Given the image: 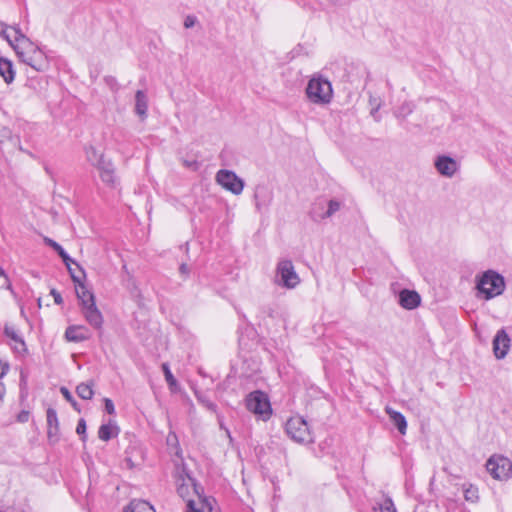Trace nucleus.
Segmentation results:
<instances>
[{"instance_id": "f257e3e1", "label": "nucleus", "mask_w": 512, "mask_h": 512, "mask_svg": "<svg viewBox=\"0 0 512 512\" xmlns=\"http://www.w3.org/2000/svg\"><path fill=\"white\" fill-rule=\"evenodd\" d=\"M0 34L14 48L20 60L34 70L41 72L49 67V61L45 53L27 38L19 28L11 27L13 35L7 32V27L0 23Z\"/></svg>"}, {"instance_id": "f03ea898", "label": "nucleus", "mask_w": 512, "mask_h": 512, "mask_svg": "<svg viewBox=\"0 0 512 512\" xmlns=\"http://www.w3.org/2000/svg\"><path fill=\"white\" fill-rule=\"evenodd\" d=\"M177 492L186 501V512H211L210 500L201 494L200 487L192 477L187 476V479H183L178 485Z\"/></svg>"}, {"instance_id": "7ed1b4c3", "label": "nucleus", "mask_w": 512, "mask_h": 512, "mask_svg": "<svg viewBox=\"0 0 512 512\" xmlns=\"http://www.w3.org/2000/svg\"><path fill=\"white\" fill-rule=\"evenodd\" d=\"M477 297L490 300L503 294L506 288L504 277L495 270H486L476 275Z\"/></svg>"}, {"instance_id": "20e7f679", "label": "nucleus", "mask_w": 512, "mask_h": 512, "mask_svg": "<svg viewBox=\"0 0 512 512\" xmlns=\"http://www.w3.org/2000/svg\"><path fill=\"white\" fill-rule=\"evenodd\" d=\"M75 292L80 302L81 313L86 322L96 330L103 326V315L96 306L94 294L83 284H76Z\"/></svg>"}, {"instance_id": "39448f33", "label": "nucleus", "mask_w": 512, "mask_h": 512, "mask_svg": "<svg viewBox=\"0 0 512 512\" xmlns=\"http://www.w3.org/2000/svg\"><path fill=\"white\" fill-rule=\"evenodd\" d=\"M305 92L308 100L317 105L329 104L333 98V89L330 81L319 74L311 77Z\"/></svg>"}, {"instance_id": "423d86ee", "label": "nucleus", "mask_w": 512, "mask_h": 512, "mask_svg": "<svg viewBox=\"0 0 512 512\" xmlns=\"http://www.w3.org/2000/svg\"><path fill=\"white\" fill-rule=\"evenodd\" d=\"M245 405L248 411L263 421H267L272 415L269 397L260 390L248 394L245 399Z\"/></svg>"}, {"instance_id": "0eeeda50", "label": "nucleus", "mask_w": 512, "mask_h": 512, "mask_svg": "<svg viewBox=\"0 0 512 512\" xmlns=\"http://www.w3.org/2000/svg\"><path fill=\"white\" fill-rule=\"evenodd\" d=\"M286 433L295 442L301 444L312 443V435L307 422L301 416H294L286 422Z\"/></svg>"}, {"instance_id": "6e6552de", "label": "nucleus", "mask_w": 512, "mask_h": 512, "mask_svg": "<svg viewBox=\"0 0 512 512\" xmlns=\"http://www.w3.org/2000/svg\"><path fill=\"white\" fill-rule=\"evenodd\" d=\"M276 273L277 283L285 288H295L300 282L293 263L290 260H281L277 265Z\"/></svg>"}, {"instance_id": "1a4fd4ad", "label": "nucleus", "mask_w": 512, "mask_h": 512, "mask_svg": "<svg viewBox=\"0 0 512 512\" xmlns=\"http://www.w3.org/2000/svg\"><path fill=\"white\" fill-rule=\"evenodd\" d=\"M216 182L234 195H239L244 189V181L231 170L221 169L216 174Z\"/></svg>"}, {"instance_id": "9d476101", "label": "nucleus", "mask_w": 512, "mask_h": 512, "mask_svg": "<svg viewBox=\"0 0 512 512\" xmlns=\"http://www.w3.org/2000/svg\"><path fill=\"white\" fill-rule=\"evenodd\" d=\"M486 468L493 478L504 480L512 473V462L503 456L491 457L486 463Z\"/></svg>"}, {"instance_id": "9b49d317", "label": "nucleus", "mask_w": 512, "mask_h": 512, "mask_svg": "<svg viewBox=\"0 0 512 512\" xmlns=\"http://www.w3.org/2000/svg\"><path fill=\"white\" fill-rule=\"evenodd\" d=\"M437 172L447 178H452L459 169L455 159L447 155H439L434 161Z\"/></svg>"}, {"instance_id": "f8f14e48", "label": "nucleus", "mask_w": 512, "mask_h": 512, "mask_svg": "<svg viewBox=\"0 0 512 512\" xmlns=\"http://www.w3.org/2000/svg\"><path fill=\"white\" fill-rule=\"evenodd\" d=\"M510 342V337L504 329L497 331L493 339V352L497 359L505 358L510 348Z\"/></svg>"}, {"instance_id": "ddd939ff", "label": "nucleus", "mask_w": 512, "mask_h": 512, "mask_svg": "<svg viewBox=\"0 0 512 512\" xmlns=\"http://www.w3.org/2000/svg\"><path fill=\"white\" fill-rule=\"evenodd\" d=\"M97 169L102 182L110 188H116L118 185V178L115 174L113 163L110 160L102 161L99 163Z\"/></svg>"}, {"instance_id": "4468645a", "label": "nucleus", "mask_w": 512, "mask_h": 512, "mask_svg": "<svg viewBox=\"0 0 512 512\" xmlns=\"http://www.w3.org/2000/svg\"><path fill=\"white\" fill-rule=\"evenodd\" d=\"M254 200L256 209L259 212H261L263 209H267L272 201L271 190L264 185H258L255 188Z\"/></svg>"}, {"instance_id": "2eb2a0df", "label": "nucleus", "mask_w": 512, "mask_h": 512, "mask_svg": "<svg viewBox=\"0 0 512 512\" xmlns=\"http://www.w3.org/2000/svg\"><path fill=\"white\" fill-rule=\"evenodd\" d=\"M65 338L69 342L79 343L88 340L90 333L83 325H71L66 328Z\"/></svg>"}, {"instance_id": "dca6fc26", "label": "nucleus", "mask_w": 512, "mask_h": 512, "mask_svg": "<svg viewBox=\"0 0 512 512\" xmlns=\"http://www.w3.org/2000/svg\"><path fill=\"white\" fill-rule=\"evenodd\" d=\"M4 335L14 343L13 349L16 352L24 353L27 351L25 341L14 325L5 324Z\"/></svg>"}, {"instance_id": "f3484780", "label": "nucleus", "mask_w": 512, "mask_h": 512, "mask_svg": "<svg viewBox=\"0 0 512 512\" xmlns=\"http://www.w3.org/2000/svg\"><path fill=\"white\" fill-rule=\"evenodd\" d=\"M420 295L414 290L403 289L399 293V304L407 310H412L420 305Z\"/></svg>"}, {"instance_id": "a211bd4d", "label": "nucleus", "mask_w": 512, "mask_h": 512, "mask_svg": "<svg viewBox=\"0 0 512 512\" xmlns=\"http://www.w3.org/2000/svg\"><path fill=\"white\" fill-rule=\"evenodd\" d=\"M148 110V98L144 91L138 90L135 94V112L141 118L145 119Z\"/></svg>"}, {"instance_id": "6ab92c4d", "label": "nucleus", "mask_w": 512, "mask_h": 512, "mask_svg": "<svg viewBox=\"0 0 512 512\" xmlns=\"http://www.w3.org/2000/svg\"><path fill=\"white\" fill-rule=\"evenodd\" d=\"M0 76L7 84L12 83L15 78L13 63L4 57L0 58Z\"/></svg>"}, {"instance_id": "aec40b11", "label": "nucleus", "mask_w": 512, "mask_h": 512, "mask_svg": "<svg viewBox=\"0 0 512 512\" xmlns=\"http://www.w3.org/2000/svg\"><path fill=\"white\" fill-rule=\"evenodd\" d=\"M119 433L118 427L109 422L107 424H102L98 430V437L102 441H109L110 439L116 437Z\"/></svg>"}, {"instance_id": "412c9836", "label": "nucleus", "mask_w": 512, "mask_h": 512, "mask_svg": "<svg viewBox=\"0 0 512 512\" xmlns=\"http://www.w3.org/2000/svg\"><path fill=\"white\" fill-rule=\"evenodd\" d=\"M387 413L390 416V419L392 420L393 424L397 427L398 431L404 435L406 433L407 429V421L404 417V415L400 412L394 411L392 409H387Z\"/></svg>"}, {"instance_id": "4be33fe9", "label": "nucleus", "mask_w": 512, "mask_h": 512, "mask_svg": "<svg viewBox=\"0 0 512 512\" xmlns=\"http://www.w3.org/2000/svg\"><path fill=\"white\" fill-rule=\"evenodd\" d=\"M124 512H155V510L147 501L133 500L125 508Z\"/></svg>"}, {"instance_id": "5701e85b", "label": "nucleus", "mask_w": 512, "mask_h": 512, "mask_svg": "<svg viewBox=\"0 0 512 512\" xmlns=\"http://www.w3.org/2000/svg\"><path fill=\"white\" fill-rule=\"evenodd\" d=\"M77 395L83 400H90L94 395L93 382H82L76 387Z\"/></svg>"}, {"instance_id": "b1692460", "label": "nucleus", "mask_w": 512, "mask_h": 512, "mask_svg": "<svg viewBox=\"0 0 512 512\" xmlns=\"http://www.w3.org/2000/svg\"><path fill=\"white\" fill-rule=\"evenodd\" d=\"M67 269H68L74 283H76V284L81 283L82 280L85 278L84 270L75 261H74V263H69V267H67Z\"/></svg>"}, {"instance_id": "393cba45", "label": "nucleus", "mask_w": 512, "mask_h": 512, "mask_svg": "<svg viewBox=\"0 0 512 512\" xmlns=\"http://www.w3.org/2000/svg\"><path fill=\"white\" fill-rule=\"evenodd\" d=\"M87 160L96 168L99 166V163L102 161H107L104 159L102 154H99L98 151L93 147L89 146L85 149Z\"/></svg>"}, {"instance_id": "a878e982", "label": "nucleus", "mask_w": 512, "mask_h": 512, "mask_svg": "<svg viewBox=\"0 0 512 512\" xmlns=\"http://www.w3.org/2000/svg\"><path fill=\"white\" fill-rule=\"evenodd\" d=\"M415 109V105L411 101H405L395 111L394 115L397 118L405 119Z\"/></svg>"}, {"instance_id": "bb28decb", "label": "nucleus", "mask_w": 512, "mask_h": 512, "mask_svg": "<svg viewBox=\"0 0 512 512\" xmlns=\"http://www.w3.org/2000/svg\"><path fill=\"white\" fill-rule=\"evenodd\" d=\"M369 104L372 107L371 108V115L374 117L376 121H380V117L377 116V112L382 107V100L379 97H375L370 95L369 97Z\"/></svg>"}, {"instance_id": "cd10ccee", "label": "nucleus", "mask_w": 512, "mask_h": 512, "mask_svg": "<svg viewBox=\"0 0 512 512\" xmlns=\"http://www.w3.org/2000/svg\"><path fill=\"white\" fill-rule=\"evenodd\" d=\"M373 509H379L380 512H397L392 499L388 496H385L384 500L378 504V507H374Z\"/></svg>"}, {"instance_id": "c85d7f7f", "label": "nucleus", "mask_w": 512, "mask_h": 512, "mask_svg": "<svg viewBox=\"0 0 512 512\" xmlns=\"http://www.w3.org/2000/svg\"><path fill=\"white\" fill-rule=\"evenodd\" d=\"M464 497L467 501L475 502L478 500V489L473 486L469 485L464 489Z\"/></svg>"}, {"instance_id": "c756f323", "label": "nucleus", "mask_w": 512, "mask_h": 512, "mask_svg": "<svg viewBox=\"0 0 512 512\" xmlns=\"http://www.w3.org/2000/svg\"><path fill=\"white\" fill-rule=\"evenodd\" d=\"M46 418L48 427L59 426L57 413L53 408H48Z\"/></svg>"}, {"instance_id": "7c9ffc66", "label": "nucleus", "mask_w": 512, "mask_h": 512, "mask_svg": "<svg viewBox=\"0 0 512 512\" xmlns=\"http://www.w3.org/2000/svg\"><path fill=\"white\" fill-rule=\"evenodd\" d=\"M60 392L61 394L63 395V397L71 403V405L73 406V408L75 410H77L78 412L80 411L79 407H78V403L77 401L74 399V397L72 396V394L70 393V391L66 388V387H61L60 388Z\"/></svg>"}, {"instance_id": "2f4dec72", "label": "nucleus", "mask_w": 512, "mask_h": 512, "mask_svg": "<svg viewBox=\"0 0 512 512\" xmlns=\"http://www.w3.org/2000/svg\"><path fill=\"white\" fill-rule=\"evenodd\" d=\"M54 251H56L57 254L61 257L66 267H69V263H74V260L66 253L60 244L54 249Z\"/></svg>"}, {"instance_id": "473e14b6", "label": "nucleus", "mask_w": 512, "mask_h": 512, "mask_svg": "<svg viewBox=\"0 0 512 512\" xmlns=\"http://www.w3.org/2000/svg\"><path fill=\"white\" fill-rule=\"evenodd\" d=\"M12 131L6 125L0 123V143L10 140Z\"/></svg>"}, {"instance_id": "72a5a7b5", "label": "nucleus", "mask_w": 512, "mask_h": 512, "mask_svg": "<svg viewBox=\"0 0 512 512\" xmlns=\"http://www.w3.org/2000/svg\"><path fill=\"white\" fill-rule=\"evenodd\" d=\"M340 209V202L336 200H330L328 203V209L323 217H331Z\"/></svg>"}, {"instance_id": "f704fd0d", "label": "nucleus", "mask_w": 512, "mask_h": 512, "mask_svg": "<svg viewBox=\"0 0 512 512\" xmlns=\"http://www.w3.org/2000/svg\"><path fill=\"white\" fill-rule=\"evenodd\" d=\"M162 367H163L165 379H166L167 383L169 384V386L170 387L175 386L176 385V379L174 378L173 374L171 373L168 365L167 364H163Z\"/></svg>"}, {"instance_id": "c9c22d12", "label": "nucleus", "mask_w": 512, "mask_h": 512, "mask_svg": "<svg viewBox=\"0 0 512 512\" xmlns=\"http://www.w3.org/2000/svg\"><path fill=\"white\" fill-rule=\"evenodd\" d=\"M76 432H77V434H78V435H80V436H81V440H82L83 442H85V441H86L87 436H86V422H85V420H84V419H82V418H81V419L78 421V424H77V427H76Z\"/></svg>"}, {"instance_id": "e433bc0d", "label": "nucleus", "mask_w": 512, "mask_h": 512, "mask_svg": "<svg viewBox=\"0 0 512 512\" xmlns=\"http://www.w3.org/2000/svg\"><path fill=\"white\" fill-rule=\"evenodd\" d=\"M59 426L48 427L47 436L50 441L56 442L58 440Z\"/></svg>"}, {"instance_id": "4c0bfd02", "label": "nucleus", "mask_w": 512, "mask_h": 512, "mask_svg": "<svg viewBox=\"0 0 512 512\" xmlns=\"http://www.w3.org/2000/svg\"><path fill=\"white\" fill-rule=\"evenodd\" d=\"M0 277H2L4 279V284L2 287L6 288L7 290H9L13 293V289H12V285L9 280V277L1 267H0Z\"/></svg>"}, {"instance_id": "58836bf2", "label": "nucleus", "mask_w": 512, "mask_h": 512, "mask_svg": "<svg viewBox=\"0 0 512 512\" xmlns=\"http://www.w3.org/2000/svg\"><path fill=\"white\" fill-rule=\"evenodd\" d=\"M197 17L194 16V15H187L185 17V20H184V27L189 29V28H192L193 26H195V24L197 23Z\"/></svg>"}, {"instance_id": "ea45409f", "label": "nucleus", "mask_w": 512, "mask_h": 512, "mask_svg": "<svg viewBox=\"0 0 512 512\" xmlns=\"http://www.w3.org/2000/svg\"><path fill=\"white\" fill-rule=\"evenodd\" d=\"M105 411L112 415L115 413V407L111 399L104 398Z\"/></svg>"}, {"instance_id": "a19ab883", "label": "nucleus", "mask_w": 512, "mask_h": 512, "mask_svg": "<svg viewBox=\"0 0 512 512\" xmlns=\"http://www.w3.org/2000/svg\"><path fill=\"white\" fill-rule=\"evenodd\" d=\"M183 164L187 168L192 169L194 171H196L199 168V163L196 160H192V161L184 160Z\"/></svg>"}, {"instance_id": "79ce46f5", "label": "nucleus", "mask_w": 512, "mask_h": 512, "mask_svg": "<svg viewBox=\"0 0 512 512\" xmlns=\"http://www.w3.org/2000/svg\"><path fill=\"white\" fill-rule=\"evenodd\" d=\"M50 294L53 296L54 302L56 304L59 305L63 302V298H62L61 294L56 289H52Z\"/></svg>"}, {"instance_id": "37998d69", "label": "nucleus", "mask_w": 512, "mask_h": 512, "mask_svg": "<svg viewBox=\"0 0 512 512\" xmlns=\"http://www.w3.org/2000/svg\"><path fill=\"white\" fill-rule=\"evenodd\" d=\"M44 242L46 245L51 247L53 250L59 245L56 241H54L53 239L48 238V237H44Z\"/></svg>"}, {"instance_id": "c03bdc74", "label": "nucleus", "mask_w": 512, "mask_h": 512, "mask_svg": "<svg viewBox=\"0 0 512 512\" xmlns=\"http://www.w3.org/2000/svg\"><path fill=\"white\" fill-rule=\"evenodd\" d=\"M29 419V412L27 411H22L19 415H18V421L19 422H27Z\"/></svg>"}, {"instance_id": "a18cd8bd", "label": "nucleus", "mask_w": 512, "mask_h": 512, "mask_svg": "<svg viewBox=\"0 0 512 512\" xmlns=\"http://www.w3.org/2000/svg\"><path fill=\"white\" fill-rule=\"evenodd\" d=\"M5 393H6L5 385L3 384L2 381H0V407L3 404Z\"/></svg>"}, {"instance_id": "49530a36", "label": "nucleus", "mask_w": 512, "mask_h": 512, "mask_svg": "<svg viewBox=\"0 0 512 512\" xmlns=\"http://www.w3.org/2000/svg\"><path fill=\"white\" fill-rule=\"evenodd\" d=\"M179 270H180V273H181L182 275H184V276H187V275L189 274V267H188V265H187V264H185V263L181 264V266H180Z\"/></svg>"}, {"instance_id": "de8ad7c7", "label": "nucleus", "mask_w": 512, "mask_h": 512, "mask_svg": "<svg viewBox=\"0 0 512 512\" xmlns=\"http://www.w3.org/2000/svg\"><path fill=\"white\" fill-rule=\"evenodd\" d=\"M170 438L176 439V435L175 434H169L168 441H170Z\"/></svg>"}, {"instance_id": "09e8293b", "label": "nucleus", "mask_w": 512, "mask_h": 512, "mask_svg": "<svg viewBox=\"0 0 512 512\" xmlns=\"http://www.w3.org/2000/svg\"><path fill=\"white\" fill-rule=\"evenodd\" d=\"M209 407H210L211 409H213V408L215 407V405H214V404H210V405H209Z\"/></svg>"}]
</instances>
